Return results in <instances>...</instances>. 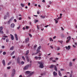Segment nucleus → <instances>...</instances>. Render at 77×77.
Here are the masks:
<instances>
[{
    "instance_id": "nucleus-13",
    "label": "nucleus",
    "mask_w": 77,
    "mask_h": 77,
    "mask_svg": "<svg viewBox=\"0 0 77 77\" xmlns=\"http://www.w3.org/2000/svg\"><path fill=\"white\" fill-rule=\"evenodd\" d=\"M5 37H8L7 36H5V35L3 36L2 37V40H5Z\"/></svg>"
},
{
    "instance_id": "nucleus-29",
    "label": "nucleus",
    "mask_w": 77,
    "mask_h": 77,
    "mask_svg": "<svg viewBox=\"0 0 77 77\" xmlns=\"http://www.w3.org/2000/svg\"><path fill=\"white\" fill-rule=\"evenodd\" d=\"M38 20H34V22L35 23L38 22Z\"/></svg>"
},
{
    "instance_id": "nucleus-19",
    "label": "nucleus",
    "mask_w": 77,
    "mask_h": 77,
    "mask_svg": "<svg viewBox=\"0 0 77 77\" xmlns=\"http://www.w3.org/2000/svg\"><path fill=\"white\" fill-rule=\"evenodd\" d=\"M3 26H1L0 27V33H1V32L2 31V30L3 29Z\"/></svg>"
},
{
    "instance_id": "nucleus-64",
    "label": "nucleus",
    "mask_w": 77,
    "mask_h": 77,
    "mask_svg": "<svg viewBox=\"0 0 77 77\" xmlns=\"http://www.w3.org/2000/svg\"><path fill=\"white\" fill-rule=\"evenodd\" d=\"M2 48H5V46H2Z\"/></svg>"
},
{
    "instance_id": "nucleus-27",
    "label": "nucleus",
    "mask_w": 77,
    "mask_h": 77,
    "mask_svg": "<svg viewBox=\"0 0 77 77\" xmlns=\"http://www.w3.org/2000/svg\"><path fill=\"white\" fill-rule=\"evenodd\" d=\"M21 27L20 25H19V26H18V27H17V29L19 30L20 29V28Z\"/></svg>"
},
{
    "instance_id": "nucleus-22",
    "label": "nucleus",
    "mask_w": 77,
    "mask_h": 77,
    "mask_svg": "<svg viewBox=\"0 0 77 77\" xmlns=\"http://www.w3.org/2000/svg\"><path fill=\"white\" fill-rule=\"evenodd\" d=\"M38 54H39V56H41L42 55V53H41V51H40V52H39L38 53ZM38 53H37V54H38Z\"/></svg>"
},
{
    "instance_id": "nucleus-28",
    "label": "nucleus",
    "mask_w": 77,
    "mask_h": 77,
    "mask_svg": "<svg viewBox=\"0 0 77 77\" xmlns=\"http://www.w3.org/2000/svg\"><path fill=\"white\" fill-rule=\"evenodd\" d=\"M41 17H42V19H44L45 18V16H43L42 15Z\"/></svg>"
},
{
    "instance_id": "nucleus-21",
    "label": "nucleus",
    "mask_w": 77,
    "mask_h": 77,
    "mask_svg": "<svg viewBox=\"0 0 77 77\" xmlns=\"http://www.w3.org/2000/svg\"><path fill=\"white\" fill-rule=\"evenodd\" d=\"M14 48V46H13L10 48V50H13Z\"/></svg>"
},
{
    "instance_id": "nucleus-40",
    "label": "nucleus",
    "mask_w": 77,
    "mask_h": 77,
    "mask_svg": "<svg viewBox=\"0 0 77 77\" xmlns=\"http://www.w3.org/2000/svg\"><path fill=\"white\" fill-rule=\"evenodd\" d=\"M9 42V40H8V38H7L6 39V42Z\"/></svg>"
},
{
    "instance_id": "nucleus-35",
    "label": "nucleus",
    "mask_w": 77,
    "mask_h": 77,
    "mask_svg": "<svg viewBox=\"0 0 77 77\" xmlns=\"http://www.w3.org/2000/svg\"><path fill=\"white\" fill-rule=\"evenodd\" d=\"M58 42H60L61 44H62V43H63V41H58Z\"/></svg>"
},
{
    "instance_id": "nucleus-5",
    "label": "nucleus",
    "mask_w": 77,
    "mask_h": 77,
    "mask_svg": "<svg viewBox=\"0 0 77 77\" xmlns=\"http://www.w3.org/2000/svg\"><path fill=\"white\" fill-rule=\"evenodd\" d=\"M41 48V46H39V47H38V49L37 50V53H39V52H40V51H39L40 50V49Z\"/></svg>"
},
{
    "instance_id": "nucleus-31",
    "label": "nucleus",
    "mask_w": 77,
    "mask_h": 77,
    "mask_svg": "<svg viewBox=\"0 0 77 77\" xmlns=\"http://www.w3.org/2000/svg\"><path fill=\"white\" fill-rule=\"evenodd\" d=\"M49 40L51 41H53V39H52V38H49Z\"/></svg>"
},
{
    "instance_id": "nucleus-15",
    "label": "nucleus",
    "mask_w": 77,
    "mask_h": 77,
    "mask_svg": "<svg viewBox=\"0 0 77 77\" xmlns=\"http://www.w3.org/2000/svg\"><path fill=\"white\" fill-rule=\"evenodd\" d=\"M14 35L15 36V37H16V40H18V36H17V34H15Z\"/></svg>"
},
{
    "instance_id": "nucleus-63",
    "label": "nucleus",
    "mask_w": 77,
    "mask_h": 77,
    "mask_svg": "<svg viewBox=\"0 0 77 77\" xmlns=\"http://www.w3.org/2000/svg\"><path fill=\"white\" fill-rule=\"evenodd\" d=\"M37 28L38 29L39 28V27H38V25H37Z\"/></svg>"
},
{
    "instance_id": "nucleus-41",
    "label": "nucleus",
    "mask_w": 77,
    "mask_h": 77,
    "mask_svg": "<svg viewBox=\"0 0 77 77\" xmlns=\"http://www.w3.org/2000/svg\"><path fill=\"white\" fill-rule=\"evenodd\" d=\"M37 46V45H35V46H34V48H36V47Z\"/></svg>"
},
{
    "instance_id": "nucleus-58",
    "label": "nucleus",
    "mask_w": 77,
    "mask_h": 77,
    "mask_svg": "<svg viewBox=\"0 0 77 77\" xmlns=\"http://www.w3.org/2000/svg\"><path fill=\"white\" fill-rule=\"evenodd\" d=\"M47 6L48 8H49L50 7V6L49 5H47Z\"/></svg>"
},
{
    "instance_id": "nucleus-44",
    "label": "nucleus",
    "mask_w": 77,
    "mask_h": 77,
    "mask_svg": "<svg viewBox=\"0 0 77 77\" xmlns=\"http://www.w3.org/2000/svg\"><path fill=\"white\" fill-rule=\"evenodd\" d=\"M22 19V18L21 17H20L19 18V20H21Z\"/></svg>"
},
{
    "instance_id": "nucleus-26",
    "label": "nucleus",
    "mask_w": 77,
    "mask_h": 77,
    "mask_svg": "<svg viewBox=\"0 0 77 77\" xmlns=\"http://www.w3.org/2000/svg\"><path fill=\"white\" fill-rule=\"evenodd\" d=\"M67 38L68 39V40H70L71 39V37L70 36L68 37H67Z\"/></svg>"
},
{
    "instance_id": "nucleus-7",
    "label": "nucleus",
    "mask_w": 77,
    "mask_h": 77,
    "mask_svg": "<svg viewBox=\"0 0 77 77\" xmlns=\"http://www.w3.org/2000/svg\"><path fill=\"white\" fill-rule=\"evenodd\" d=\"M29 38H27L25 39V43H28V42H29Z\"/></svg>"
},
{
    "instance_id": "nucleus-17",
    "label": "nucleus",
    "mask_w": 77,
    "mask_h": 77,
    "mask_svg": "<svg viewBox=\"0 0 77 77\" xmlns=\"http://www.w3.org/2000/svg\"><path fill=\"white\" fill-rule=\"evenodd\" d=\"M31 73V72L29 71H26V73L27 74H29Z\"/></svg>"
},
{
    "instance_id": "nucleus-25",
    "label": "nucleus",
    "mask_w": 77,
    "mask_h": 77,
    "mask_svg": "<svg viewBox=\"0 0 77 77\" xmlns=\"http://www.w3.org/2000/svg\"><path fill=\"white\" fill-rule=\"evenodd\" d=\"M22 58L24 60H25L26 59H25V57H24L22 56Z\"/></svg>"
},
{
    "instance_id": "nucleus-43",
    "label": "nucleus",
    "mask_w": 77,
    "mask_h": 77,
    "mask_svg": "<svg viewBox=\"0 0 77 77\" xmlns=\"http://www.w3.org/2000/svg\"><path fill=\"white\" fill-rule=\"evenodd\" d=\"M69 64L70 66H72V64L71 62L69 63Z\"/></svg>"
},
{
    "instance_id": "nucleus-50",
    "label": "nucleus",
    "mask_w": 77,
    "mask_h": 77,
    "mask_svg": "<svg viewBox=\"0 0 77 77\" xmlns=\"http://www.w3.org/2000/svg\"><path fill=\"white\" fill-rule=\"evenodd\" d=\"M53 59V57H51V58H50V60H51Z\"/></svg>"
},
{
    "instance_id": "nucleus-49",
    "label": "nucleus",
    "mask_w": 77,
    "mask_h": 77,
    "mask_svg": "<svg viewBox=\"0 0 77 77\" xmlns=\"http://www.w3.org/2000/svg\"><path fill=\"white\" fill-rule=\"evenodd\" d=\"M55 23H57L58 22V21L57 20L55 21Z\"/></svg>"
},
{
    "instance_id": "nucleus-18",
    "label": "nucleus",
    "mask_w": 77,
    "mask_h": 77,
    "mask_svg": "<svg viewBox=\"0 0 77 77\" xmlns=\"http://www.w3.org/2000/svg\"><path fill=\"white\" fill-rule=\"evenodd\" d=\"M58 74L60 77H61V76H62V75L60 71H59Z\"/></svg>"
},
{
    "instance_id": "nucleus-36",
    "label": "nucleus",
    "mask_w": 77,
    "mask_h": 77,
    "mask_svg": "<svg viewBox=\"0 0 77 77\" xmlns=\"http://www.w3.org/2000/svg\"><path fill=\"white\" fill-rule=\"evenodd\" d=\"M29 36L30 37L32 38V35L31 34H29Z\"/></svg>"
},
{
    "instance_id": "nucleus-2",
    "label": "nucleus",
    "mask_w": 77,
    "mask_h": 77,
    "mask_svg": "<svg viewBox=\"0 0 77 77\" xmlns=\"http://www.w3.org/2000/svg\"><path fill=\"white\" fill-rule=\"evenodd\" d=\"M54 67V69L55 71H57V68L56 66H54V65H51V66L49 67V68L51 69H53Z\"/></svg>"
},
{
    "instance_id": "nucleus-23",
    "label": "nucleus",
    "mask_w": 77,
    "mask_h": 77,
    "mask_svg": "<svg viewBox=\"0 0 77 77\" xmlns=\"http://www.w3.org/2000/svg\"><path fill=\"white\" fill-rule=\"evenodd\" d=\"M7 16L6 15H5L4 16V20H6V19H7Z\"/></svg>"
},
{
    "instance_id": "nucleus-42",
    "label": "nucleus",
    "mask_w": 77,
    "mask_h": 77,
    "mask_svg": "<svg viewBox=\"0 0 77 77\" xmlns=\"http://www.w3.org/2000/svg\"><path fill=\"white\" fill-rule=\"evenodd\" d=\"M35 59H36V60L38 59V57L37 56H35Z\"/></svg>"
},
{
    "instance_id": "nucleus-56",
    "label": "nucleus",
    "mask_w": 77,
    "mask_h": 77,
    "mask_svg": "<svg viewBox=\"0 0 77 77\" xmlns=\"http://www.w3.org/2000/svg\"><path fill=\"white\" fill-rule=\"evenodd\" d=\"M14 21L15 22H17V20L16 19H15L14 20Z\"/></svg>"
},
{
    "instance_id": "nucleus-6",
    "label": "nucleus",
    "mask_w": 77,
    "mask_h": 77,
    "mask_svg": "<svg viewBox=\"0 0 77 77\" xmlns=\"http://www.w3.org/2000/svg\"><path fill=\"white\" fill-rule=\"evenodd\" d=\"M28 66L27 65L23 68V69L24 70H26L28 69Z\"/></svg>"
},
{
    "instance_id": "nucleus-3",
    "label": "nucleus",
    "mask_w": 77,
    "mask_h": 77,
    "mask_svg": "<svg viewBox=\"0 0 77 77\" xmlns=\"http://www.w3.org/2000/svg\"><path fill=\"white\" fill-rule=\"evenodd\" d=\"M38 63L40 64L39 67L42 68L44 67V63L42 62H38Z\"/></svg>"
},
{
    "instance_id": "nucleus-8",
    "label": "nucleus",
    "mask_w": 77,
    "mask_h": 77,
    "mask_svg": "<svg viewBox=\"0 0 77 77\" xmlns=\"http://www.w3.org/2000/svg\"><path fill=\"white\" fill-rule=\"evenodd\" d=\"M17 63H18L19 64H20V62L19 57H17Z\"/></svg>"
},
{
    "instance_id": "nucleus-61",
    "label": "nucleus",
    "mask_w": 77,
    "mask_h": 77,
    "mask_svg": "<svg viewBox=\"0 0 77 77\" xmlns=\"http://www.w3.org/2000/svg\"><path fill=\"white\" fill-rule=\"evenodd\" d=\"M48 26V25H46V26H45V27H47Z\"/></svg>"
},
{
    "instance_id": "nucleus-14",
    "label": "nucleus",
    "mask_w": 77,
    "mask_h": 77,
    "mask_svg": "<svg viewBox=\"0 0 77 77\" xmlns=\"http://www.w3.org/2000/svg\"><path fill=\"white\" fill-rule=\"evenodd\" d=\"M2 63L4 66H5V60H2Z\"/></svg>"
},
{
    "instance_id": "nucleus-16",
    "label": "nucleus",
    "mask_w": 77,
    "mask_h": 77,
    "mask_svg": "<svg viewBox=\"0 0 77 77\" xmlns=\"http://www.w3.org/2000/svg\"><path fill=\"white\" fill-rule=\"evenodd\" d=\"M12 19L11 18L8 21V23L10 25V23H11V21Z\"/></svg>"
},
{
    "instance_id": "nucleus-1",
    "label": "nucleus",
    "mask_w": 77,
    "mask_h": 77,
    "mask_svg": "<svg viewBox=\"0 0 77 77\" xmlns=\"http://www.w3.org/2000/svg\"><path fill=\"white\" fill-rule=\"evenodd\" d=\"M29 53V50H28L26 51V54L25 55V58L27 60V61L28 62H29L30 61L29 56L28 54Z\"/></svg>"
},
{
    "instance_id": "nucleus-20",
    "label": "nucleus",
    "mask_w": 77,
    "mask_h": 77,
    "mask_svg": "<svg viewBox=\"0 0 77 77\" xmlns=\"http://www.w3.org/2000/svg\"><path fill=\"white\" fill-rule=\"evenodd\" d=\"M10 35H11V39H12V40H13L14 39L13 35L11 34Z\"/></svg>"
},
{
    "instance_id": "nucleus-52",
    "label": "nucleus",
    "mask_w": 77,
    "mask_h": 77,
    "mask_svg": "<svg viewBox=\"0 0 77 77\" xmlns=\"http://www.w3.org/2000/svg\"><path fill=\"white\" fill-rule=\"evenodd\" d=\"M11 67H7V69H10Z\"/></svg>"
},
{
    "instance_id": "nucleus-32",
    "label": "nucleus",
    "mask_w": 77,
    "mask_h": 77,
    "mask_svg": "<svg viewBox=\"0 0 77 77\" xmlns=\"http://www.w3.org/2000/svg\"><path fill=\"white\" fill-rule=\"evenodd\" d=\"M6 15L7 16V17H9V13L8 12H7V14H6Z\"/></svg>"
},
{
    "instance_id": "nucleus-47",
    "label": "nucleus",
    "mask_w": 77,
    "mask_h": 77,
    "mask_svg": "<svg viewBox=\"0 0 77 77\" xmlns=\"http://www.w3.org/2000/svg\"><path fill=\"white\" fill-rule=\"evenodd\" d=\"M72 74H70L69 77H72Z\"/></svg>"
},
{
    "instance_id": "nucleus-33",
    "label": "nucleus",
    "mask_w": 77,
    "mask_h": 77,
    "mask_svg": "<svg viewBox=\"0 0 77 77\" xmlns=\"http://www.w3.org/2000/svg\"><path fill=\"white\" fill-rule=\"evenodd\" d=\"M15 53V51H13L11 54V55H12L13 54H14V53Z\"/></svg>"
},
{
    "instance_id": "nucleus-34",
    "label": "nucleus",
    "mask_w": 77,
    "mask_h": 77,
    "mask_svg": "<svg viewBox=\"0 0 77 77\" xmlns=\"http://www.w3.org/2000/svg\"><path fill=\"white\" fill-rule=\"evenodd\" d=\"M27 66H28V67H31V66H32V64H30L29 65H27Z\"/></svg>"
},
{
    "instance_id": "nucleus-30",
    "label": "nucleus",
    "mask_w": 77,
    "mask_h": 77,
    "mask_svg": "<svg viewBox=\"0 0 77 77\" xmlns=\"http://www.w3.org/2000/svg\"><path fill=\"white\" fill-rule=\"evenodd\" d=\"M20 5L22 7H24V5L23 4H21Z\"/></svg>"
},
{
    "instance_id": "nucleus-10",
    "label": "nucleus",
    "mask_w": 77,
    "mask_h": 77,
    "mask_svg": "<svg viewBox=\"0 0 77 77\" xmlns=\"http://www.w3.org/2000/svg\"><path fill=\"white\" fill-rule=\"evenodd\" d=\"M15 26V25L14 23H12L11 25V27L13 28Z\"/></svg>"
},
{
    "instance_id": "nucleus-38",
    "label": "nucleus",
    "mask_w": 77,
    "mask_h": 77,
    "mask_svg": "<svg viewBox=\"0 0 77 77\" xmlns=\"http://www.w3.org/2000/svg\"><path fill=\"white\" fill-rule=\"evenodd\" d=\"M50 47H51V48L52 49H53L54 48V47L51 45L50 46Z\"/></svg>"
},
{
    "instance_id": "nucleus-46",
    "label": "nucleus",
    "mask_w": 77,
    "mask_h": 77,
    "mask_svg": "<svg viewBox=\"0 0 77 77\" xmlns=\"http://www.w3.org/2000/svg\"><path fill=\"white\" fill-rule=\"evenodd\" d=\"M24 62H22V61L21 62V64H22V65H23L24 64Z\"/></svg>"
},
{
    "instance_id": "nucleus-55",
    "label": "nucleus",
    "mask_w": 77,
    "mask_h": 77,
    "mask_svg": "<svg viewBox=\"0 0 77 77\" xmlns=\"http://www.w3.org/2000/svg\"><path fill=\"white\" fill-rule=\"evenodd\" d=\"M56 38V36H55L54 37H53V39H55Z\"/></svg>"
},
{
    "instance_id": "nucleus-24",
    "label": "nucleus",
    "mask_w": 77,
    "mask_h": 77,
    "mask_svg": "<svg viewBox=\"0 0 77 77\" xmlns=\"http://www.w3.org/2000/svg\"><path fill=\"white\" fill-rule=\"evenodd\" d=\"M65 35L63 34H62L61 35V37L62 38H64L65 37Z\"/></svg>"
},
{
    "instance_id": "nucleus-59",
    "label": "nucleus",
    "mask_w": 77,
    "mask_h": 77,
    "mask_svg": "<svg viewBox=\"0 0 77 77\" xmlns=\"http://www.w3.org/2000/svg\"><path fill=\"white\" fill-rule=\"evenodd\" d=\"M37 14H40V12H39V11L37 12Z\"/></svg>"
},
{
    "instance_id": "nucleus-37",
    "label": "nucleus",
    "mask_w": 77,
    "mask_h": 77,
    "mask_svg": "<svg viewBox=\"0 0 77 77\" xmlns=\"http://www.w3.org/2000/svg\"><path fill=\"white\" fill-rule=\"evenodd\" d=\"M3 54L4 55H5L6 54V52H4Z\"/></svg>"
},
{
    "instance_id": "nucleus-57",
    "label": "nucleus",
    "mask_w": 77,
    "mask_h": 77,
    "mask_svg": "<svg viewBox=\"0 0 77 77\" xmlns=\"http://www.w3.org/2000/svg\"><path fill=\"white\" fill-rule=\"evenodd\" d=\"M52 3V2H49V4H51Z\"/></svg>"
},
{
    "instance_id": "nucleus-51",
    "label": "nucleus",
    "mask_w": 77,
    "mask_h": 77,
    "mask_svg": "<svg viewBox=\"0 0 77 77\" xmlns=\"http://www.w3.org/2000/svg\"><path fill=\"white\" fill-rule=\"evenodd\" d=\"M23 47H23V45L21 46H20V48H23Z\"/></svg>"
},
{
    "instance_id": "nucleus-62",
    "label": "nucleus",
    "mask_w": 77,
    "mask_h": 77,
    "mask_svg": "<svg viewBox=\"0 0 77 77\" xmlns=\"http://www.w3.org/2000/svg\"><path fill=\"white\" fill-rule=\"evenodd\" d=\"M1 33L2 34H4L3 32L2 31H1Z\"/></svg>"
},
{
    "instance_id": "nucleus-11",
    "label": "nucleus",
    "mask_w": 77,
    "mask_h": 77,
    "mask_svg": "<svg viewBox=\"0 0 77 77\" xmlns=\"http://www.w3.org/2000/svg\"><path fill=\"white\" fill-rule=\"evenodd\" d=\"M53 74L54 76H56L57 75V73L55 71L53 72Z\"/></svg>"
},
{
    "instance_id": "nucleus-48",
    "label": "nucleus",
    "mask_w": 77,
    "mask_h": 77,
    "mask_svg": "<svg viewBox=\"0 0 77 77\" xmlns=\"http://www.w3.org/2000/svg\"><path fill=\"white\" fill-rule=\"evenodd\" d=\"M29 28V26H26V29H28Z\"/></svg>"
},
{
    "instance_id": "nucleus-12",
    "label": "nucleus",
    "mask_w": 77,
    "mask_h": 77,
    "mask_svg": "<svg viewBox=\"0 0 77 77\" xmlns=\"http://www.w3.org/2000/svg\"><path fill=\"white\" fill-rule=\"evenodd\" d=\"M34 72H31V73H30V74L28 76V77H29L30 76H31V75H32V74H33L34 73Z\"/></svg>"
},
{
    "instance_id": "nucleus-45",
    "label": "nucleus",
    "mask_w": 77,
    "mask_h": 77,
    "mask_svg": "<svg viewBox=\"0 0 77 77\" xmlns=\"http://www.w3.org/2000/svg\"><path fill=\"white\" fill-rule=\"evenodd\" d=\"M36 54H37V53H35V54H34V53H33L32 54V55L33 56L34 55H35Z\"/></svg>"
},
{
    "instance_id": "nucleus-53",
    "label": "nucleus",
    "mask_w": 77,
    "mask_h": 77,
    "mask_svg": "<svg viewBox=\"0 0 77 77\" xmlns=\"http://www.w3.org/2000/svg\"><path fill=\"white\" fill-rule=\"evenodd\" d=\"M69 41V40H67V41L66 42V43H68Z\"/></svg>"
},
{
    "instance_id": "nucleus-39",
    "label": "nucleus",
    "mask_w": 77,
    "mask_h": 77,
    "mask_svg": "<svg viewBox=\"0 0 77 77\" xmlns=\"http://www.w3.org/2000/svg\"><path fill=\"white\" fill-rule=\"evenodd\" d=\"M11 63V62H9V63H8V65H10Z\"/></svg>"
},
{
    "instance_id": "nucleus-54",
    "label": "nucleus",
    "mask_w": 77,
    "mask_h": 77,
    "mask_svg": "<svg viewBox=\"0 0 77 77\" xmlns=\"http://www.w3.org/2000/svg\"><path fill=\"white\" fill-rule=\"evenodd\" d=\"M4 77H7V75H6V74H5L4 75Z\"/></svg>"
},
{
    "instance_id": "nucleus-4",
    "label": "nucleus",
    "mask_w": 77,
    "mask_h": 77,
    "mask_svg": "<svg viewBox=\"0 0 77 77\" xmlns=\"http://www.w3.org/2000/svg\"><path fill=\"white\" fill-rule=\"evenodd\" d=\"M16 73V71L15 70V69H14L12 70V77H13L14 75Z\"/></svg>"
},
{
    "instance_id": "nucleus-60",
    "label": "nucleus",
    "mask_w": 77,
    "mask_h": 77,
    "mask_svg": "<svg viewBox=\"0 0 77 77\" xmlns=\"http://www.w3.org/2000/svg\"><path fill=\"white\" fill-rule=\"evenodd\" d=\"M38 58L39 59V60H40L41 59V57H38Z\"/></svg>"
},
{
    "instance_id": "nucleus-9",
    "label": "nucleus",
    "mask_w": 77,
    "mask_h": 77,
    "mask_svg": "<svg viewBox=\"0 0 77 77\" xmlns=\"http://www.w3.org/2000/svg\"><path fill=\"white\" fill-rule=\"evenodd\" d=\"M65 48H66V50H69V49H70V45H68V47L67 46H66Z\"/></svg>"
}]
</instances>
